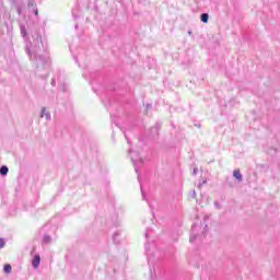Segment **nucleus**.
<instances>
[{"label":"nucleus","instance_id":"obj_4","mask_svg":"<svg viewBox=\"0 0 280 280\" xmlns=\"http://www.w3.org/2000/svg\"><path fill=\"white\" fill-rule=\"evenodd\" d=\"M8 172H9L8 166H2V167L0 168V174H1V176H5V174H8Z\"/></svg>","mask_w":280,"mask_h":280},{"label":"nucleus","instance_id":"obj_7","mask_svg":"<svg viewBox=\"0 0 280 280\" xmlns=\"http://www.w3.org/2000/svg\"><path fill=\"white\" fill-rule=\"evenodd\" d=\"M42 117H45V108L42 110Z\"/></svg>","mask_w":280,"mask_h":280},{"label":"nucleus","instance_id":"obj_6","mask_svg":"<svg viewBox=\"0 0 280 280\" xmlns=\"http://www.w3.org/2000/svg\"><path fill=\"white\" fill-rule=\"evenodd\" d=\"M5 246V241L3 238H0V248H3Z\"/></svg>","mask_w":280,"mask_h":280},{"label":"nucleus","instance_id":"obj_2","mask_svg":"<svg viewBox=\"0 0 280 280\" xmlns=\"http://www.w3.org/2000/svg\"><path fill=\"white\" fill-rule=\"evenodd\" d=\"M233 176L234 178H236L237 180H242V173L240 172V170H235L233 172Z\"/></svg>","mask_w":280,"mask_h":280},{"label":"nucleus","instance_id":"obj_1","mask_svg":"<svg viewBox=\"0 0 280 280\" xmlns=\"http://www.w3.org/2000/svg\"><path fill=\"white\" fill-rule=\"evenodd\" d=\"M32 266L33 268H38V266H40V256L39 255H35L33 260H32Z\"/></svg>","mask_w":280,"mask_h":280},{"label":"nucleus","instance_id":"obj_3","mask_svg":"<svg viewBox=\"0 0 280 280\" xmlns=\"http://www.w3.org/2000/svg\"><path fill=\"white\" fill-rule=\"evenodd\" d=\"M201 21H202V23H209V14L202 13L201 14Z\"/></svg>","mask_w":280,"mask_h":280},{"label":"nucleus","instance_id":"obj_5","mask_svg":"<svg viewBox=\"0 0 280 280\" xmlns=\"http://www.w3.org/2000/svg\"><path fill=\"white\" fill-rule=\"evenodd\" d=\"M3 270H4V272H7V275H9V272H12V266L11 265H4Z\"/></svg>","mask_w":280,"mask_h":280}]
</instances>
